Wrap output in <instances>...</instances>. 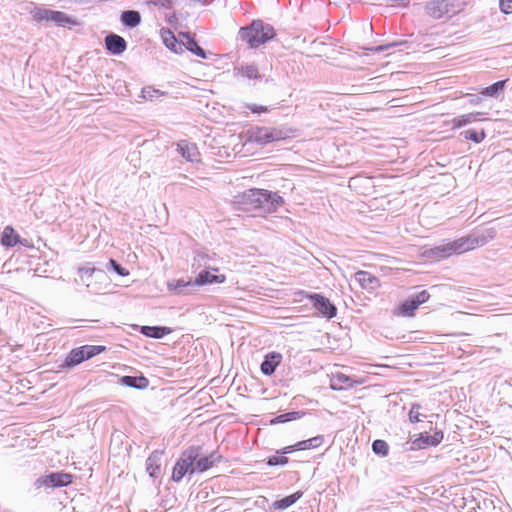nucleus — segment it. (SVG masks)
<instances>
[{"instance_id": "1", "label": "nucleus", "mask_w": 512, "mask_h": 512, "mask_svg": "<svg viewBox=\"0 0 512 512\" xmlns=\"http://www.w3.org/2000/svg\"><path fill=\"white\" fill-rule=\"evenodd\" d=\"M234 203L244 212L273 213L284 204V199L278 192L253 188L237 195Z\"/></svg>"}, {"instance_id": "2", "label": "nucleus", "mask_w": 512, "mask_h": 512, "mask_svg": "<svg viewBox=\"0 0 512 512\" xmlns=\"http://www.w3.org/2000/svg\"><path fill=\"white\" fill-rule=\"evenodd\" d=\"M276 36L274 27L260 19L253 20L249 25L241 27L238 37L247 43L249 48H258Z\"/></svg>"}, {"instance_id": "3", "label": "nucleus", "mask_w": 512, "mask_h": 512, "mask_svg": "<svg viewBox=\"0 0 512 512\" xmlns=\"http://www.w3.org/2000/svg\"><path fill=\"white\" fill-rule=\"evenodd\" d=\"M201 446H189L185 449L178 460L172 471L171 479L174 482H180L184 476L188 475L189 478L195 473V461L200 455Z\"/></svg>"}, {"instance_id": "4", "label": "nucleus", "mask_w": 512, "mask_h": 512, "mask_svg": "<svg viewBox=\"0 0 512 512\" xmlns=\"http://www.w3.org/2000/svg\"><path fill=\"white\" fill-rule=\"evenodd\" d=\"M208 259V255L203 252L197 253L194 257V263L192 264L193 268L196 266V262L198 263V267L202 265L206 266L205 269L201 270L193 280V284H195L196 287L216 283L221 284L226 281V276L224 274H213L211 272V270L217 272L218 269L207 266Z\"/></svg>"}, {"instance_id": "5", "label": "nucleus", "mask_w": 512, "mask_h": 512, "mask_svg": "<svg viewBox=\"0 0 512 512\" xmlns=\"http://www.w3.org/2000/svg\"><path fill=\"white\" fill-rule=\"evenodd\" d=\"M494 236L495 231L493 229H487L482 233H472L468 236L456 239L451 242V246L452 249L455 250V254H461L487 244Z\"/></svg>"}, {"instance_id": "6", "label": "nucleus", "mask_w": 512, "mask_h": 512, "mask_svg": "<svg viewBox=\"0 0 512 512\" xmlns=\"http://www.w3.org/2000/svg\"><path fill=\"white\" fill-rule=\"evenodd\" d=\"M425 13L434 19L451 17L460 11V5L455 0H432L425 4Z\"/></svg>"}, {"instance_id": "7", "label": "nucleus", "mask_w": 512, "mask_h": 512, "mask_svg": "<svg viewBox=\"0 0 512 512\" xmlns=\"http://www.w3.org/2000/svg\"><path fill=\"white\" fill-rule=\"evenodd\" d=\"M31 15L36 22L51 21L59 27L75 24V20L62 11L50 10L42 7H35Z\"/></svg>"}, {"instance_id": "8", "label": "nucleus", "mask_w": 512, "mask_h": 512, "mask_svg": "<svg viewBox=\"0 0 512 512\" xmlns=\"http://www.w3.org/2000/svg\"><path fill=\"white\" fill-rule=\"evenodd\" d=\"M288 137L287 131L272 127H256L251 130L250 139L260 145H266Z\"/></svg>"}, {"instance_id": "9", "label": "nucleus", "mask_w": 512, "mask_h": 512, "mask_svg": "<svg viewBox=\"0 0 512 512\" xmlns=\"http://www.w3.org/2000/svg\"><path fill=\"white\" fill-rule=\"evenodd\" d=\"M310 300L313 307L327 319H332L337 315V307L325 296L319 293H309L301 290L297 293Z\"/></svg>"}, {"instance_id": "10", "label": "nucleus", "mask_w": 512, "mask_h": 512, "mask_svg": "<svg viewBox=\"0 0 512 512\" xmlns=\"http://www.w3.org/2000/svg\"><path fill=\"white\" fill-rule=\"evenodd\" d=\"M430 298V294L426 290L411 294L397 307V315L403 317H412L421 304L426 303Z\"/></svg>"}, {"instance_id": "11", "label": "nucleus", "mask_w": 512, "mask_h": 512, "mask_svg": "<svg viewBox=\"0 0 512 512\" xmlns=\"http://www.w3.org/2000/svg\"><path fill=\"white\" fill-rule=\"evenodd\" d=\"M443 438L444 433L441 430H436L432 435L422 432L417 434L416 438L411 442H406L404 448L405 450H414L435 447L442 442Z\"/></svg>"}, {"instance_id": "12", "label": "nucleus", "mask_w": 512, "mask_h": 512, "mask_svg": "<svg viewBox=\"0 0 512 512\" xmlns=\"http://www.w3.org/2000/svg\"><path fill=\"white\" fill-rule=\"evenodd\" d=\"M72 482V475L65 472H51L36 480L38 486H46L52 488L65 487Z\"/></svg>"}, {"instance_id": "13", "label": "nucleus", "mask_w": 512, "mask_h": 512, "mask_svg": "<svg viewBox=\"0 0 512 512\" xmlns=\"http://www.w3.org/2000/svg\"><path fill=\"white\" fill-rule=\"evenodd\" d=\"M192 278L189 279H174L167 282V290L170 294L175 296L190 295L195 291V284Z\"/></svg>"}, {"instance_id": "14", "label": "nucleus", "mask_w": 512, "mask_h": 512, "mask_svg": "<svg viewBox=\"0 0 512 512\" xmlns=\"http://www.w3.org/2000/svg\"><path fill=\"white\" fill-rule=\"evenodd\" d=\"M105 48L109 54L119 56L127 49L126 40L113 32L108 33L104 38Z\"/></svg>"}, {"instance_id": "15", "label": "nucleus", "mask_w": 512, "mask_h": 512, "mask_svg": "<svg viewBox=\"0 0 512 512\" xmlns=\"http://www.w3.org/2000/svg\"><path fill=\"white\" fill-rule=\"evenodd\" d=\"M221 461H223V456L218 450H214L209 455L205 456H201L200 454L194 463L195 473H203Z\"/></svg>"}, {"instance_id": "16", "label": "nucleus", "mask_w": 512, "mask_h": 512, "mask_svg": "<svg viewBox=\"0 0 512 512\" xmlns=\"http://www.w3.org/2000/svg\"><path fill=\"white\" fill-rule=\"evenodd\" d=\"M78 274L80 282L91 291H95L92 283L93 278L102 279L106 277L104 270L95 267H80Z\"/></svg>"}, {"instance_id": "17", "label": "nucleus", "mask_w": 512, "mask_h": 512, "mask_svg": "<svg viewBox=\"0 0 512 512\" xmlns=\"http://www.w3.org/2000/svg\"><path fill=\"white\" fill-rule=\"evenodd\" d=\"M233 73L235 77H243L249 81H261L263 75L259 72L255 63L240 64L234 67Z\"/></svg>"}, {"instance_id": "18", "label": "nucleus", "mask_w": 512, "mask_h": 512, "mask_svg": "<svg viewBox=\"0 0 512 512\" xmlns=\"http://www.w3.org/2000/svg\"><path fill=\"white\" fill-rule=\"evenodd\" d=\"M282 361V355L279 352H269L264 356L260 365L261 372L266 376H271Z\"/></svg>"}, {"instance_id": "19", "label": "nucleus", "mask_w": 512, "mask_h": 512, "mask_svg": "<svg viewBox=\"0 0 512 512\" xmlns=\"http://www.w3.org/2000/svg\"><path fill=\"white\" fill-rule=\"evenodd\" d=\"M178 153L189 162L199 161L200 153L198 147L194 143H190L186 140H181L177 143Z\"/></svg>"}, {"instance_id": "20", "label": "nucleus", "mask_w": 512, "mask_h": 512, "mask_svg": "<svg viewBox=\"0 0 512 512\" xmlns=\"http://www.w3.org/2000/svg\"><path fill=\"white\" fill-rule=\"evenodd\" d=\"M179 36L183 38V46L186 50L202 59H207V52L198 44L194 36L188 32H181Z\"/></svg>"}, {"instance_id": "21", "label": "nucleus", "mask_w": 512, "mask_h": 512, "mask_svg": "<svg viewBox=\"0 0 512 512\" xmlns=\"http://www.w3.org/2000/svg\"><path fill=\"white\" fill-rule=\"evenodd\" d=\"M163 452L153 451L146 460V471L152 478H157L161 474V457Z\"/></svg>"}, {"instance_id": "22", "label": "nucleus", "mask_w": 512, "mask_h": 512, "mask_svg": "<svg viewBox=\"0 0 512 512\" xmlns=\"http://www.w3.org/2000/svg\"><path fill=\"white\" fill-rule=\"evenodd\" d=\"M354 278L363 289L374 290L380 285L379 279L367 271L356 272Z\"/></svg>"}, {"instance_id": "23", "label": "nucleus", "mask_w": 512, "mask_h": 512, "mask_svg": "<svg viewBox=\"0 0 512 512\" xmlns=\"http://www.w3.org/2000/svg\"><path fill=\"white\" fill-rule=\"evenodd\" d=\"M119 383L123 386L135 388L138 390L146 389L149 386V380L142 374L139 376H122L119 379Z\"/></svg>"}, {"instance_id": "24", "label": "nucleus", "mask_w": 512, "mask_h": 512, "mask_svg": "<svg viewBox=\"0 0 512 512\" xmlns=\"http://www.w3.org/2000/svg\"><path fill=\"white\" fill-rule=\"evenodd\" d=\"M140 333L146 337L162 339L172 332L171 328L166 326H140Z\"/></svg>"}, {"instance_id": "25", "label": "nucleus", "mask_w": 512, "mask_h": 512, "mask_svg": "<svg viewBox=\"0 0 512 512\" xmlns=\"http://www.w3.org/2000/svg\"><path fill=\"white\" fill-rule=\"evenodd\" d=\"M80 351L81 349L79 347L72 349L67 354L64 361L61 364H59V368L70 369L84 362V355Z\"/></svg>"}, {"instance_id": "26", "label": "nucleus", "mask_w": 512, "mask_h": 512, "mask_svg": "<svg viewBox=\"0 0 512 512\" xmlns=\"http://www.w3.org/2000/svg\"><path fill=\"white\" fill-rule=\"evenodd\" d=\"M1 245L5 247H14L18 243L25 245L19 234L11 226H6L1 235Z\"/></svg>"}, {"instance_id": "27", "label": "nucleus", "mask_w": 512, "mask_h": 512, "mask_svg": "<svg viewBox=\"0 0 512 512\" xmlns=\"http://www.w3.org/2000/svg\"><path fill=\"white\" fill-rule=\"evenodd\" d=\"M485 115L483 112H473L460 115L452 120V126L454 129L461 128L470 123L480 120V117Z\"/></svg>"}, {"instance_id": "28", "label": "nucleus", "mask_w": 512, "mask_h": 512, "mask_svg": "<svg viewBox=\"0 0 512 512\" xmlns=\"http://www.w3.org/2000/svg\"><path fill=\"white\" fill-rule=\"evenodd\" d=\"M162 38L165 46L169 50L177 54L183 52V39L179 42L170 30L164 31Z\"/></svg>"}, {"instance_id": "29", "label": "nucleus", "mask_w": 512, "mask_h": 512, "mask_svg": "<svg viewBox=\"0 0 512 512\" xmlns=\"http://www.w3.org/2000/svg\"><path fill=\"white\" fill-rule=\"evenodd\" d=\"M453 254H455V250L452 249L451 242L435 246L429 250V255L437 260L448 258Z\"/></svg>"}, {"instance_id": "30", "label": "nucleus", "mask_w": 512, "mask_h": 512, "mask_svg": "<svg viewBox=\"0 0 512 512\" xmlns=\"http://www.w3.org/2000/svg\"><path fill=\"white\" fill-rule=\"evenodd\" d=\"M353 386V380L351 377L343 374V373H337L333 375V378L331 379L330 387L332 390H343L348 389Z\"/></svg>"}, {"instance_id": "31", "label": "nucleus", "mask_w": 512, "mask_h": 512, "mask_svg": "<svg viewBox=\"0 0 512 512\" xmlns=\"http://www.w3.org/2000/svg\"><path fill=\"white\" fill-rule=\"evenodd\" d=\"M303 493L301 491H297L288 496H285L279 500L273 502L272 507L276 510H285L296 503L301 497Z\"/></svg>"}, {"instance_id": "32", "label": "nucleus", "mask_w": 512, "mask_h": 512, "mask_svg": "<svg viewBox=\"0 0 512 512\" xmlns=\"http://www.w3.org/2000/svg\"><path fill=\"white\" fill-rule=\"evenodd\" d=\"M120 19L122 24L128 28H135L141 23V15L136 10L123 11Z\"/></svg>"}, {"instance_id": "33", "label": "nucleus", "mask_w": 512, "mask_h": 512, "mask_svg": "<svg viewBox=\"0 0 512 512\" xmlns=\"http://www.w3.org/2000/svg\"><path fill=\"white\" fill-rule=\"evenodd\" d=\"M507 80H499L481 90L484 97L498 98L504 91Z\"/></svg>"}, {"instance_id": "34", "label": "nucleus", "mask_w": 512, "mask_h": 512, "mask_svg": "<svg viewBox=\"0 0 512 512\" xmlns=\"http://www.w3.org/2000/svg\"><path fill=\"white\" fill-rule=\"evenodd\" d=\"M324 442V436L323 435H317L315 437H312L310 439L298 441L295 443L296 450L297 451H304L309 449H315L321 446Z\"/></svg>"}, {"instance_id": "35", "label": "nucleus", "mask_w": 512, "mask_h": 512, "mask_svg": "<svg viewBox=\"0 0 512 512\" xmlns=\"http://www.w3.org/2000/svg\"><path fill=\"white\" fill-rule=\"evenodd\" d=\"M304 415L303 411H290L283 414H279L273 419H271L270 423L272 425L287 423L293 420L300 419Z\"/></svg>"}, {"instance_id": "36", "label": "nucleus", "mask_w": 512, "mask_h": 512, "mask_svg": "<svg viewBox=\"0 0 512 512\" xmlns=\"http://www.w3.org/2000/svg\"><path fill=\"white\" fill-rule=\"evenodd\" d=\"M79 348L81 349L80 352L84 355L85 361L101 354L107 349L106 346L103 345H82Z\"/></svg>"}, {"instance_id": "37", "label": "nucleus", "mask_w": 512, "mask_h": 512, "mask_svg": "<svg viewBox=\"0 0 512 512\" xmlns=\"http://www.w3.org/2000/svg\"><path fill=\"white\" fill-rule=\"evenodd\" d=\"M400 46L407 47L408 46V42L406 40L393 41V42H390V43H387V44H383V45H377V46L368 47V48H366V50H368L371 53H381V52L388 51L390 49H395V48L400 47Z\"/></svg>"}, {"instance_id": "38", "label": "nucleus", "mask_w": 512, "mask_h": 512, "mask_svg": "<svg viewBox=\"0 0 512 512\" xmlns=\"http://www.w3.org/2000/svg\"><path fill=\"white\" fill-rule=\"evenodd\" d=\"M461 135H463V137L466 140H470L476 144L481 143L486 137V133L483 129H481V130L467 129V130L463 131L461 133Z\"/></svg>"}, {"instance_id": "39", "label": "nucleus", "mask_w": 512, "mask_h": 512, "mask_svg": "<svg viewBox=\"0 0 512 512\" xmlns=\"http://www.w3.org/2000/svg\"><path fill=\"white\" fill-rule=\"evenodd\" d=\"M141 94L145 100L154 101L162 96H165L167 93L156 89L153 86H146L142 88Z\"/></svg>"}, {"instance_id": "40", "label": "nucleus", "mask_w": 512, "mask_h": 512, "mask_svg": "<svg viewBox=\"0 0 512 512\" xmlns=\"http://www.w3.org/2000/svg\"><path fill=\"white\" fill-rule=\"evenodd\" d=\"M372 451L381 457H385L389 453V445L386 441L381 439H376L372 443Z\"/></svg>"}, {"instance_id": "41", "label": "nucleus", "mask_w": 512, "mask_h": 512, "mask_svg": "<svg viewBox=\"0 0 512 512\" xmlns=\"http://www.w3.org/2000/svg\"><path fill=\"white\" fill-rule=\"evenodd\" d=\"M265 462L268 466H285L289 463V458L287 456H284L282 454H278L276 452L275 455L268 456L265 459Z\"/></svg>"}, {"instance_id": "42", "label": "nucleus", "mask_w": 512, "mask_h": 512, "mask_svg": "<svg viewBox=\"0 0 512 512\" xmlns=\"http://www.w3.org/2000/svg\"><path fill=\"white\" fill-rule=\"evenodd\" d=\"M106 268L108 270H113L117 275L125 277L129 275V271L124 268L121 264H119L115 259H110Z\"/></svg>"}, {"instance_id": "43", "label": "nucleus", "mask_w": 512, "mask_h": 512, "mask_svg": "<svg viewBox=\"0 0 512 512\" xmlns=\"http://www.w3.org/2000/svg\"><path fill=\"white\" fill-rule=\"evenodd\" d=\"M174 1L175 0H146V3L148 5H153L164 8L166 10H171L173 8Z\"/></svg>"}, {"instance_id": "44", "label": "nucleus", "mask_w": 512, "mask_h": 512, "mask_svg": "<svg viewBox=\"0 0 512 512\" xmlns=\"http://www.w3.org/2000/svg\"><path fill=\"white\" fill-rule=\"evenodd\" d=\"M421 408L420 404H413L410 412H409V420L412 423L421 421L420 416L426 417L425 415H421L419 409Z\"/></svg>"}, {"instance_id": "45", "label": "nucleus", "mask_w": 512, "mask_h": 512, "mask_svg": "<svg viewBox=\"0 0 512 512\" xmlns=\"http://www.w3.org/2000/svg\"><path fill=\"white\" fill-rule=\"evenodd\" d=\"M499 7L504 14L512 13V0H500Z\"/></svg>"}, {"instance_id": "46", "label": "nucleus", "mask_w": 512, "mask_h": 512, "mask_svg": "<svg viewBox=\"0 0 512 512\" xmlns=\"http://www.w3.org/2000/svg\"><path fill=\"white\" fill-rule=\"evenodd\" d=\"M469 104L471 105H479L483 100V95H481V91L477 94H467L466 95Z\"/></svg>"}, {"instance_id": "47", "label": "nucleus", "mask_w": 512, "mask_h": 512, "mask_svg": "<svg viewBox=\"0 0 512 512\" xmlns=\"http://www.w3.org/2000/svg\"><path fill=\"white\" fill-rule=\"evenodd\" d=\"M248 109L252 112V113H257V114H260L262 112H268V107L266 106H261V105H257V104H250L248 105Z\"/></svg>"}, {"instance_id": "48", "label": "nucleus", "mask_w": 512, "mask_h": 512, "mask_svg": "<svg viewBox=\"0 0 512 512\" xmlns=\"http://www.w3.org/2000/svg\"><path fill=\"white\" fill-rule=\"evenodd\" d=\"M296 451H297L296 446H295V444H293V445H288V446H285V447L277 450V453L286 456L287 454H291Z\"/></svg>"}, {"instance_id": "49", "label": "nucleus", "mask_w": 512, "mask_h": 512, "mask_svg": "<svg viewBox=\"0 0 512 512\" xmlns=\"http://www.w3.org/2000/svg\"><path fill=\"white\" fill-rule=\"evenodd\" d=\"M166 18H167L168 23H170V24H173L174 22L177 21L176 14L174 12L171 14H167Z\"/></svg>"}, {"instance_id": "50", "label": "nucleus", "mask_w": 512, "mask_h": 512, "mask_svg": "<svg viewBox=\"0 0 512 512\" xmlns=\"http://www.w3.org/2000/svg\"><path fill=\"white\" fill-rule=\"evenodd\" d=\"M75 1L78 3H81V4H88V3L92 2L93 0H75Z\"/></svg>"}]
</instances>
